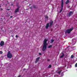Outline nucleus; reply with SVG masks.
Listing matches in <instances>:
<instances>
[{"label": "nucleus", "mask_w": 77, "mask_h": 77, "mask_svg": "<svg viewBox=\"0 0 77 77\" xmlns=\"http://www.w3.org/2000/svg\"><path fill=\"white\" fill-rule=\"evenodd\" d=\"M73 29L74 28L72 27L70 29H68L66 30L65 32V33H71V32H72Z\"/></svg>", "instance_id": "obj_1"}, {"label": "nucleus", "mask_w": 77, "mask_h": 77, "mask_svg": "<svg viewBox=\"0 0 77 77\" xmlns=\"http://www.w3.org/2000/svg\"><path fill=\"white\" fill-rule=\"evenodd\" d=\"M7 57L8 58H10V59H11L12 57V54L11 53V52L10 51L8 52L7 54Z\"/></svg>", "instance_id": "obj_2"}, {"label": "nucleus", "mask_w": 77, "mask_h": 77, "mask_svg": "<svg viewBox=\"0 0 77 77\" xmlns=\"http://www.w3.org/2000/svg\"><path fill=\"white\" fill-rule=\"evenodd\" d=\"M63 0H61V9L59 12V13H61L62 10H63Z\"/></svg>", "instance_id": "obj_3"}, {"label": "nucleus", "mask_w": 77, "mask_h": 77, "mask_svg": "<svg viewBox=\"0 0 77 77\" xmlns=\"http://www.w3.org/2000/svg\"><path fill=\"white\" fill-rule=\"evenodd\" d=\"M47 44H43V45L42 48V51H45V50H46V49H47Z\"/></svg>", "instance_id": "obj_4"}, {"label": "nucleus", "mask_w": 77, "mask_h": 77, "mask_svg": "<svg viewBox=\"0 0 77 77\" xmlns=\"http://www.w3.org/2000/svg\"><path fill=\"white\" fill-rule=\"evenodd\" d=\"M72 15V12L70 11L69 14H67V16L69 17H70Z\"/></svg>", "instance_id": "obj_5"}, {"label": "nucleus", "mask_w": 77, "mask_h": 77, "mask_svg": "<svg viewBox=\"0 0 77 77\" xmlns=\"http://www.w3.org/2000/svg\"><path fill=\"white\" fill-rule=\"evenodd\" d=\"M19 9H20V7H18L16 9H15L14 11L15 13L17 14V12H19Z\"/></svg>", "instance_id": "obj_6"}, {"label": "nucleus", "mask_w": 77, "mask_h": 77, "mask_svg": "<svg viewBox=\"0 0 77 77\" xmlns=\"http://www.w3.org/2000/svg\"><path fill=\"white\" fill-rule=\"evenodd\" d=\"M39 59H40V57H38L36 58V59L35 61V63H38V62L39 61Z\"/></svg>", "instance_id": "obj_7"}, {"label": "nucleus", "mask_w": 77, "mask_h": 77, "mask_svg": "<svg viewBox=\"0 0 77 77\" xmlns=\"http://www.w3.org/2000/svg\"><path fill=\"white\" fill-rule=\"evenodd\" d=\"M47 41H48V39L46 38L45 39L43 44H47Z\"/></svg>", "instance_id": "obj_8"}, {"label": "nucleus", "mask_w": 77, "mask_h": 77, "mask_svg": "<svg viewBox=\"0 0 77 77\" xmlns=\"http://www.w3.org/2000/svg\"><path fill=\"white\" fill-rule=\"evenodd\" d=\"M4 44V42L2 41L0 44L1 46H3Z\"/></svg>", "instance_id": "obj_9"}, {"label": "nucleus", "mask_w": 77, "mask_h": 77, "mask_svg": "<svg viewBox=\"0 0 77 77\" xmlns=\"http://www.w3.org/2000/svg\"><path fill=\"white\" fill-rule=\"evenodd\" d=\"M48 27H49V23H48L45 26L46 29H48Z\"/></svg>", "instance_id": "obj_10"}, {"label": "nucleus", "mask_w": 77, "mask_h": 77, "mask_svg": "<svg viewBox=\"0 0 77 77\" xmlns=\"http://www.w3.org/2000/svg\"><path fill=\"white\" fill-rule=\"evenodd\" d=\"M53 21H52V20H51V22H50V26H51L53 25Z\"/></svg>", "instance_id": "obj_11"}, {"label": "nucleus", "mask_w": 77, "mask_h": 77, "mask_svg": "<svg viewBox=\"0 0 77 77\" xmlns=\"http://www.w3.org/2000/svg\"><path fill=\"white\" fill-rule=\"evenodd\" d=\"M62 55L61 56H60V58H63V57L65 56V54H63V52H62Z\"/></svg>", "instance_id": "obj_12"}, {"label": "nucleus", "mask_w": 77, "mask_h": 77, "mask_svg": "<svg viewBox=\"0 0 77 77\" xmlns=\"http://www.w3.org/2000/svg\"><path fill=\"white\" fill-rule=\"evenodd\" d=\"M69 3V0H67L66 1V5H67L68 3Z\"/></svg>", "instance_id": "obj_13"}, {"label": "nucleus", "mask_w": 77, "mask_h": 77, "mask_svg": "<svg viewBox=\"0 0 77 77\" xmlns=\"http://www.w3.org/2000/svg\"><path fill=\"white\" fill-rule=\"evenodd\" d=\"M54 39H52L51 40V43L52 44V43H53L54 42Z\"/></svg>", "instance_id": "obj_14"}, {"label": "nucleus", "mask_w": 77, "mask_h": 77, "mask_svg": "<svg viewBox=\"0 0 77 77\" xmlns=\"http://www.w3.org/2000/svg\"><path fill=\"white\" fill-rule=\"evenodd\" d=\"M33 7L34 9H36V8H37V6H36V5H33Z\"/></svg>", "instance_id": "obj_15"}, {"label": "nucleus", "mask_w": 77, "mask_h": 77, "mask_svg": "<svg viewBox=\"0 0 77 77\" xmlns=\"http://www.w3.org/2000/svg\"><path fill=\"white\" fill-rule=\"evenodd\" d=\"M52 47V45H50L48 46V48H51Z\"/></svg>", "instance_id": "obj_16"}, {"label": "nucleus", "mask_w": 77, "mask_h": 77, "mask_svg": "<svg viewBox=\"0 0 77 77\" xmlns=\"http://www.w3.org/2000/svg\"><path fill=\"white\" fill-rule=\"evenodd\" d=\"M59 77V75L57 74H55L54 75V77Z\"/></svg>", "instance_id": "obj_17"}, {"label": "nucleus", "mask_w": 77, "mask_h": 77, "mask_svg": "<svg viewBox=\"0 0 77 77\" xmlns=\"http://www.w3.org/2000/svg\"><path fill=\"white\" fill-rule=\"evenodd\" d=\"M45 18H46L47 19V20H48V16H45Z\"/></svg>", "instance_id": "obj_18"}, {"label": "nucleus", "mask_w": 77, "mask_h": 77, "mask_svg": "<svg viewBox=\"0 0 77 77\" xmlns=\"http://www.w3.org/2000/svg\"><path fill=\"white\" fill-rule=\"evenodd\" d=\"M48 68H51V64L49 65V66H48Z\"/></svg>", "instance_id": "obj_19"}, {"label": "nucleus", "mask_w": 77, "mask_h": 77, "mask_svg": "<svg viewBox=\"0 0 77 77\" xmlns=\"http://www.w3.org/2000/svg\"><path fill=\"white\" fill-rule=\"evenodd\" d=\"M61 72L62 70H60L58 72V73L59 74H60V72Z\"/></svg>", "instance_id": "obj_20"}, {"label": "nucleus", "mask_w": 77, "mask_h": 77, "mask_svg": "<svg viewBox=\"0 0 77 77\" xmlns=\"http://www.w3.org/2000/svg\"><path fill=\"white\" fill-rule=\"evenodd\" d=\"M71 59H72L73 58V57H74V56L73 55H71Z\"/></svg>", "instance_id": "obj_21"}, {"label": "nucleus", "mask_w": 77, "mask_h": 77, "mask_svg": "<svg viewBox=\"0 0 77 77\" xmlns=\"http://www.w3.org/2000/svg\"><path fill=\"white\" fill-rule=\"evenodd\" d=\"M75 67L76 68L77 67V63H76L75 65Z\"/></svg>", "instance_id": "obj_22"}, {"label": "nucleus", "mask_w": 77, "mask_h": 77, "mask_svg": "<svg viewBox=\"0 0 77 77\" xmlns=\"http://www.w3.org/2000/svg\"><path fill=\"white\" fill-rule=\"evenodd\" d=\"M3 54V52H2V51H0V54Z\"/></svg>", "instance_id": "obj_23"}, {"label": "nucleus", "mask_w": 77, "mask_h": 77, "mask_svg": "<svg viewBox=\"0 0 77 77\" xmlns=\"http://www.w3.org/2000/svg\"><path fill=\"white\" fill-rule=\"evenodd\" d=\"M61 75H62V76H63V73L62 72V73H61Z\"/></svg>", "instance_id": "obj_24"}, {"label": "nucleus", "mask_w": 77, "mask_h": 77, "mask_svg": "<svg viewBox=\"0 0 77 77\" xmlns=\"http://www.w3.org/2000/svg\"><path fill=\"white\" fill-rule=\"evenodd\" d=\"M16 38H18V35H16Z\"/></svg>", "instance_id": "obj_25"}, {"label": "nucleus", "mask_w": 77, "mask_h": 77, "mask_svg": "<svg viewBox=\"0 0 77 77\" xmlns=\"http://www.w3.org/2000/svg\"><path fill=\"white\" fill-rule=\"evenodd\" d=\"M30 9L32 10V7H30Z\"/></svg>", "instance_id": "obj_26"}, {"label": "nucleus", "mask_w": 77, "mask_h": 77, "mask_svg": "<svg viewBox=\"0 0 77 77\" xmlns=\"http://www.w3.org/2000/svg\"><path fill=\"white\" fill-rule=\"evenodd\" d=\"M38 54H39V55H41L42 54H41L40 53H39Z\"/></svg>", "instance_id": "obj_27"}, {"label": "nucleus", "mask_w": 77, "mask_h": 77, "mask_svg": "<svg viewBox=\"0 0 77 77\" xmlns=\"http://www.w3.org/2000/svg\"><path fill=\"white\" fill-rule=\"evenodd\" d=\"M47 60H48V62H49V61H50V59H48Z\"/></svg>", "instance_id": "obj_28"}, {"label": "nucleus", "mask_w": 77, "mask_h": 77, "mask_svg": "<svg viewBox=\"0 0 77 77\" xmlns=\"http://www.w3.org/2000/svg\"><path fill=\"white\" fill-rule=\"evenodd\" d=\"M5 6H8V4H5Z\"/></svg>", "instance_id": "obj_29"}, {"label": "nucleus", "mask_w": 77, "mask_h": 77, "mask_svg": "<svg viewBox=\"0 0 77 77\" xmlns=\"http://www.w3.org/2000/svg\"><path fill=\"white\" fill-rule=\"evenodd\" d=\"M7 10H8V11H9V10H10V9L8 8L7 9Z\"/></svg>", "instance_id": "obj_30"}, {"label": "nucleus", "mask_w": 77, "mask_h": 77, "mask_svg": "<svg viewBox=\"0 0 77 77\" xmlns=\"http://www.w3.org/2000/svg\"><path fill=\"white\" fill-rule=\"evenodd\" d=\"M14 5L13 4H12L11 5V6H13Z\"/></svg>", "instance_id": "obj_31"}, {"label": "nucleus", "mask_w": 77, "mask_h": 77, "mask_svg": "<svg viewBox=\"0 0 77 77\" xmlns=\"http://www.w3.org/2000/svg\"><path fill=\"white\" fill-rule=\"evenodd\" d=\"M12 17H13V16H11V17H10V18H12Z\"/></svg>", "instance_id": "obj_32"}, {"label": "nucleus", "mask_w": 77, "mask_h": 77, "mask_svg": "<svg viewBox=\"0 0 77 77\" xmlns=\"http://www.w3.org/2000/svg\"><path fill=\"white\" fill-rule=\"evenodd\" d=\"M21 77V75H19L18 76V77Z\"/></svg>", "instance_id": "obj_33"}, {"label": "nucleus", "mask_w": 77, "mask_h": 77, "mask_svg": "<svg viewBox=\"0 0 77 77\" xmlns=\"http://www.w3.org/2000/svg\"><path fill=\"white\" fill-rule=\"evenodd\" d=\"M0 9H1V10H3V9L2 8H1Z\"/></svg>", "instance_id": "obj_34"}, {"label": "nucleus", "mask_w": 77, "mask_h": 77, "mask_svg": "<svg viewBox=\"0 0 77 77\" xmlns=\"http://www.w3.org/2000/svg\"><path fill=\"white\" fill-rule=\"evenodd\" d=\"M2 29H3V28H1V30H2Z\"/></svg>", "instance_id": "obj_35"}, {"label": "nucleus", "mask_w": 77, "mask_h": 77, "mask_svg": "<svg viewBox=\"0 0 77 77\" xmlns=\"http://www.w3.org/2000/svg\"><path fill=\"white\" fill-rule=\"evenodd\" d=\"M11 36H12V37H13V36H12V35H11Z\"/></svg>", "instance_id": "obj_36"}, {"label": "nucleus", "mask_w": 77, "mask_h": 77, "mask_svg": "<svg viewBox=\"0 0 77 77\" xmlns=\"http://www.w3.org/2000/svg\"><path fill=\"white\" fill-rule=\"evenodd\" d=\"M29 5H31L29 4Z\"/></svg>", "instance_id": "obj_37"}, {"label": "nucleus", "mask_w": 77, "mask_h": 77, "mask_svg": "<svg viewBox=\"0 0 77 77\" xmlns=\"http://www.w3.org/2000/svg\"><path fill=\"white\" fill-rule=\"evenodd\" d=\"M7 2H8V1H7Z\"/></svg>", "instance_id": "obj_38"}]
</instances>
